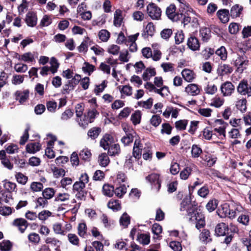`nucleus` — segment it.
I'll return each mask as SVG.
<instances>
[{
	"instance_id": "14",
	"label": "nucleus",
	"mask_w": 251,
	"mask_h": 251,
	"mask_svg": "<svg viewBox=\"0 0 251 251\" xmlns=\"http://www.w3.org/2000/svg\"><path fill=\"white\" fill-rule=\"evenodd\" d=\"M25 21L28 26H35L37 21L36 15L33 12H28L26 15Z\"/></svg>"
},
{
	"instance_id": "11",
	"label": "nucleus",
	"mask_w": 251,
	"mask_h": 251,
	"mask_svg": "<svg viewBox=\"0 0 251 251\" xmlns=\"http://www.w3.org/2000/svg\"><path fill=\"white\" fill-rule=\"evenodd\" d=\"M12 225L18 228L21 233H24L28 226V224L26 220L23 218L15 219Z\"/></svg>"
},
{
	"instance_id": "31",
	"label": "nucleus",
	"mask_w": 251,
	"mask_h": 251,
	"mask_svg": "<svg viewBox=\"0 0 251 251\" xmlns=\"http://www.w3.org/2000/svg\"><path fill=\"white\" fill-rule=\"evenodd\" d=\"M243 10V7L238 4L233 6L230 9V15L232 18L239 17Z\"/></svg>"
},
{
	"instance_id": "30",
	"label": "nucleus",
	"mask_w": 251,
	"mask_h": 251,
	"mask_svg": "<svg viewBox=\"0 0 251 251\" xmlns=\"http://www.w3.org/2000/svg\"><path fill=\"white\" fill-rule=\"evenodd\" d=\"M111 136L109 134H105L100 141V146L105 150H107L110 146L111 143Z\"/></svg>"
},
{
	"instance_id": "37",
	"label": "nucleus",
	"mask_w": 251,
	"mask_h": 251,
	"mask_svg": "<svg viewBox=\"0 0 251 251\" xmlns=\"http://www.w3.org/2000/svg\"><path fill=\"white\" fill-rule=\"evenodd\" d=\"M156 72L154 68H148L143 74V79L145 81L149 80L152 76L155 75Z\"/></svg>"
},
{
	"instance_id": "1",
	"label": "nucleus",
	"mask_w": 251,
	"mask_h": 251,
	"mask_svg": "<svg viewBox=\"0 0 251 251\" xmlns=\"http://www.w3.org/2000/svg\"><path fill=\"white\" fill-rule=\"evenodd\" d=\"M233 203L230 205L225 203L222 206L221 209L219 210L222 215L221 217H227L230 219L235 217L237 212L239 211V208H241V206H238L236 208L233 207Z\"/></svg>"
},
{
	"instance_id": "49",
	"label": "nucleus",
	"mask_w": 251,
	"mask_h": 251,
	"mask_svg": "<svg viewBox=\"0 0 251 251\" xmlns=\"http://www.w3.org/2000/svg\"><path fill=\"white\" fill-rule=\"evenodd\" d=\"M218 201L216 199H213L209 201L206 205L207 210L211 212L213 211L217 207Z\"/></svg>"
},
{
	"instance_id": "20",
	"label": "nucleus",
	"mask_w": 251,
	"mask_h": 251,
	"mask_svg": "<svg viewBox=\"0 0 251 251\" xmlns=\"http://www.w3.org/2000/svg\"><path fill=\"white\" fill-rule=\"evenodd\" d=\"M185 92L190 95L196 96L200 92V90L198 86L195 84H190L185 87Z\"/></svg>"
},
{
	"instance_id": "50",
	"label": "nucleus",
	"mask_w": 251,
	"mask_h": 251,
	"mask_svg": "<svg viewBox=\"0 0 251 251\" xmlns=\"http://www.w3.org/2000/svg\"><path fill=\"white\" fill-rule=\"evenodd\" d=\"M139 242L143 245H148L150 242V236L147 234H140L138 236Z\"/></svg>"
},
{
	"instance_id": "22",
	"label": "nucleus",
	"mask_w": 251,
	"mask_h": 251,
	"mask_svg": "<svg viewBox=\"0 0 251 251\" xmlns=\"http://www.w3.org/2000/svg\"><path fill=\"white\" fill-rule=\"evenodd\" d=\"M217 15L223 23H226L228 22L229 17L228 10L226 9L220 10L217 12Z\"/></svg>"
},
{
	"instance_id": "21",
	"label": "nucleus",
	"mask_w": 251,
	"mask_h": 251,
	"mask_svg": "<svg viewBox=\"0 0 251 251\" xmlns=\"http://www.w3.org/2000/svg\"><path fill=\"white\" fill-rule=\"evenodd\" d=\"M123 20L122 11L119 9L116 10L114 14V25L116 27H120L122 25Z\"/></svg>"
},
{
	"instance_id": "41",
	"label": "nucleus",
	"mask_w": 251,
	"mask_h": 251,
	"mask_svg": "<svg viewBox=\"0 0 251 251\" xmlns=\"http://www.w3.org/2000/svg\"><path fill=\"white\" fill-rule=\"evenodd\" d=\"M201 149L197 145H193L191 148V154L194 158H198L202 153Z\"/></svg>"
},
{
	"instance_id": "61",
	"label": "nucleus",
	"mask_w": 251,
	"mask_h": 251,
	"mask_svg": "<svg viewBox=\"0 0 251 251\" xmlns=\"http://www.w3.org/2000/svg\"><path fill=\"white\" fill-rule=\"evenodd\" d=\"M30 130V126L28 125L26 126V127L25 129L23 136L21 137L20 141V144L21 145H24L27 141L29 138L28 131Z\"/></svg>"
},
{
	"instance_id": "29",
	"label": "nucleus",
	"mask_w": 251,
	"mask_h": 251,
	"mask_svg": "<svg viewBox=\"0 0 251 251\" xmlns=\"http://www.w3.org/2000/svg\"><path fill=\"white\" fill-rule=\"evenodd\" d=\"M236 108L239 110L241 112L243 113L246 111L247 109V100L245 98L238 99L235 103Z\"/></svg>"
},
{
	"instance_id": "60",
	"label": "nucleus",
	"mask_w": 251,
	"mask_h": 251,
	"mask_svg": "<svg viewBox=\"0 0 251 251\" xmlns=\"http://www.w3.org/2000/svg\"><path fill=\"white\" fill-rule=\"evenodd\" d=\"M120 48L116 45H111L107 48L108 53L114 55H118L119 53Z\"/></svg>"
},
{
	"instance_id": "55",
	"label": "nucleus",
	"mask_w": 251,
	"mask_h": 251,
	"mask_svg": "<svg viewBox=\"0 0 251 251\" xmlns=\"http://www.w3.org/2000/svg\"><path fill=\"white\" fill-rule=\"evenodd\" d=\"M52 23V19L50 16L45 15L43 16L40 23V25L42 27L48 26Z\"/></svg>"
},
{
	"instance_id": "45",
	"label": "nucleus",
	"mask_w": 251,
	"mask_h": 251,
	"mask_svg": "<svg viewBox=\"0 0 251 251\" xmlns=\"http://www.w3.org/2000/svg\"><path fill=\"white\" fill-rule=\"evenodd\" d=\"M126 192V188L125 185H122L120 186L117 187L115 190L114 189V193L115 195L121 198Z\"/></svg>"
},
{
	"instance_id": "3",
	"label": "nucleus",
	"mask_w": 251,
	"mask_h": 251,
	"mask_svg": "<svg viewBox=\"0 0 251 251\" xmlns=\"http://www.w3.org/2000/svg\"><path fill=\"white\" fill-rule=\"evenodd\" d=\"M98 115L99 112L96 109L89 110L87 115L84 116L83 121L81 119H80V120L78 119L77 121L80 126L86 127L89 123H91L94 121L96 117Z\"/></svg>"
},
{
	"instance_id": "28",
	"label": "nucleus",
	"mask_w": 251,
	"mask_h": 251,
	"mask_svg": "<svg viewBox=\"0 0 251 251\" xmlns=\"http://www.w3.org/2000/svg\"><path fill=\"white\" fill-rule=\"evenodd\" d=\"M40 149V145L39 143H31L28 144L26 146L27 152L34 153Z\"/></svg>"
},
{
	"instance_id": "39",
	"label": "nucleus",
	"mask_w": 251,
	"mask_h": 251,
	"mask_svg": "<svg viewBox=\"0 0 251 251\" xmlns=\"http://www.w3.org/2000/svg\"><path fill=\"white\" fill-rule=\"evenodd\" d=\"M107 206L113 211H118L121 208V203L119 200H111L109 201L107 203Z\"/></svg>"
},
{
	"instance_id": "48",
	"label": "nucleus",
	"mask_w": 251,
	"mask_h": 251,
	"mask_svg": "<svg viewBox=\"0 0 251 251\" xmlns=\"http://www.w3.org/2000/svg\"><path fill=\"white\" fill-rule=\"evenodd\" d=\"M50 64L51 66L50 67V71L52 74H55L59 67V63L58 62L57 60L54 57L50 58Z\"/></svg>"
},
{
	"instance_id": "52",
	"label": "nucleus",
	"mask_w": 251,
	"mask_h": 251,
	"mask_svg": "<svg viewBox=\"0 0 251 251\" xmlns=\"http://www.w3.org/2000/svg\"><path fill=\"white\" fill-rule=\"evenodd\" d=\"M204 91L206 94L213 95L217 92V88L214 84L208 83L207 86L204 88Z\"/></svg>"
},
{
	"instance_id": "44",
	"label": "nucleus",
	"mask_w": 251,
	"mask_h": 251,
	"mask_svg": "<svg viewBox=\"0 0 251 251\" xmlns=\"http://www.w3.org/2000/svg\"><path fill=\"white\" fill-rule=\"evenodd\" d=\"M224 101V99L216 97L211 100L210 105L216 108H219L223 105Z\"/></svg>"
},
{
	"instance_id": "63",
	"label": "nucleus",
	"mask_w": 251,
	"mask_h": 251,
	"mask_svg": "<svg viewBox=\"0 0 251 251\" xmlns=\"http://www.w3.org/2000/svg\"><path fill=\"white\" fill-rule=\"evenodd\" d=\"M16 184L15 183L10 181H5L4 184V188L10 193L14 191H16Z\"/></svg>"
},
{
	"instance_id": "35",
	"label": "nucleus",
	"mask_w": 251,
	"mask_h": 251,
	"mask_svg": "<svg viewBox=\"0 0 251 251\" xmlns=\"http://www.w3.org/2000/svg\"><path fill=\"white\" fill-rule=\"evenodd\" d=\"M191 206V205L190 199L188 198H185L180 203V210L181 211H186L188 214L189 212H191L189 209Z\"/></svg>"
},
{
	"instance_id": "42",
	"label": "nucleus",
	"mask_w": 251,
	"mask_h": 251,
	"mask_svg": "<svg viewBox=\"0 0 251 251\" xmlns=\"http://www.w3.org/2000/svg\"><path fill=\"white\" fill-rule=\"evenodd\" d=\"M137 104L141 107L146 109H150L153 104V100L152 98H149L146 101H138Z\"/></svg>"
},
{
	"instance_id": "34",
	"label": "nucleus",
	"mask_w": 251,
	"mask_h": 251,
	"mask_svg": "<svg viewBox=\"0 0 251 251\" xmlns=\"http://www.w3.org/2000/svg\"><path fill=\"white\" fill-rule=\"evenodd\" d=\"M142 114L139 110H136L132 114L130 120L134 125L139 124L141 122Z\"/></svg>"
},
{
	"instance_id": "23",
	"label": "nucleus",
	"mask_w": 251,
	"mask_h": 251,
	"mask_svg": "<svg viewBox=\"0 0 251 251\" xmlns=\"http://www.w3.org/2000/svg\"><path fill=\"white\" fill-rule=\"evenodd\" d=\"M181 75L183 78L187 82H192L195 77L194 73L188 69H184L181 72Z\"/></svg>"
},
{
	"instance_id": "62",
	"label": "nucleus",
	"mask_w": 251,
	"mask_h": 251,
	"mask_svg": "<svg viewBox=\"0 0 251 251\" xmlns=\"http://www.w3.org/2000/svg\"><path fill=\"white\" fill-rule=\"evenodd\" d=\"M95 67L94 65L89 64L87 62H85L84 65L82 67V70L84 73H88L89 75L94 72Z\"/></svg>"
},
{
	"instance_id": "25",
	"label": "nucleus",
	"mask_w": 251,
	"mask_h": 251,
	"mask_svg": "<svg viewBox=\"0 0 251 251\" xmlns=\"http://www.w3.org/2000/svg\"><path fill=\"white\" fill-rule=\"evenodd\" d=\"M200 36L202 41H207L211 37V31L207 27H202L200 30Z\"/></svg>"
},
{
	"instance_id": "64",
	"label": "nucleus",
	"mask_w": 251,
	"mask_h": 251,
	"mask_svg": "<svg viewBox=\"0 0 251 251\" xmlns=\"http://www.w3.org/2000/svg\"><path fill=\"white\" fill-rule=\"evenodd\" d=\"M73 115V112L71 109H67L62 113L60 118L62 121H67L71 118Z\"/></svg>"
},
{
	"instance_id": "17",
	"label": "nucleus",
	"mask_w": 251,
	"mask_h": 251,
	"mask_svg": "<svg viewBox=\"0 0 251 251\" xmlns=\"http://www.w3.org/2000/svg\"><path fill=\"white\" fill-rule=\"evenodd\" d=\"M155 31V26L153 23L151 22L149 23L144 30L142 36L145 39L147 38L149 36H152Z\"/></svg>"
},
{
	"instance_id": "57",
	"label": "nucleus",
	"mask_w": 251,
	"mask_h": 251,
	"mask_svg": "<svg viewBox=\"0 0 251 251\" xmlns=\"http://www.w3.org/2000/svg\"><path fill=\"white\" fill-rule=\"evenodd\" d=\"M161 67L164 72H173L175 70L174 65L171 63H162Z\"/></svg>"
},
{
	"instance_id": "36",
	"label": "nucleus",
	"mask_w": 251,
	"mask_h": 251,
	"mask_svg": "<svg viewBox=\"0 0 251 251\" xmlns=\"http://www.w3.org/2000/svg\"><path fill=\"white\" fill-rule=\"evenodd\" d=\"M100 131V128L98 127H94L88 130L87 135L91 139H95L98 137Z\"/></svg>"
},
{
	"instance_id": "8",
	"label": "nucleus",
	"mask_w": 251,
	"mask_h": 251,
	"mask_svg": "<svg viewBox=\"0 0 251 251\" xmlns=\"http://www.w3.org/2000/svg\"><path fill=\"white\" fill-rule=\"evenodd\" d=\"M217 125L220 126L214 128V131L218 133L219 138L223 140L226 138V129L228 126V124L221 119H217L215 121Z\"/></svg>"
},
{
	"instance_id": "10",
	"label": "nucleus",
	"mask_w": 251,
	"mask_h": 251,
	"mask_svg": "<svg viewBox=\"0 0 251 251\" xmlns=\"http://www.w3.org/2000/svg\"><path fill=\"white\" fill-rule=\"evenodd\" d=\"M221 91L224 97L230 96L235 90L234 86L229 81H226L221 86Z\"/></svg>"
},
{
	"instance_id": "32",
	"label": "nucleus",
	"mask_w": 251,
	"mask_h": 251,
	"mask_svg": "<svg viewBox=\"0 0 251 251\" xmlns=\"http://www.w3.org/2000/svg\"><path fill=\"white\" fill-rule=\"evenodd\" d=\"M200 240L204 243H207L211 241L210 233L208 229H204L200 235Z\"/></svg>"
},
{
	"instance_id": "6",
	"label": "nucleus",
	"mask_w": 251,
	"mask_h": 251,
	"mask_svg": "<svg viewBox=\"0 0 251 251\" xmlns=\"http://www.w3.org/2000/svg\"><path fill=\"white\" fill-rule=\"evenodd\" d=\"M146 180L151 185V188L155 192H158L161 187V182L158 174H150L146 177Z\"/></svg>"
},
{
	"instance_id": "51",
	"label": "nucleus",
	"mask_w": 251,
	"mask_h": 251,
	"mask_svg": "<svg viewBox=\"0 0 251 251\" xmlns=\"http://www.w3.org/2000/svg\"><path fill=\"white\" fill-rule=\"evenodd\" d=\"M77 229L78 235L80 237L84 238L87 233V226L86 224L84 223L79 224Z\"/></svg>"
},
{
	"instance_id": "12",
	"label": "nucleus",
	"mask_w": 251,
	"mask_h": 251,
	"mask_svg": "<svg viewBox=\"0 0 251 251\" xmlns=\"http://www.w3.org/2000/svg\"><path fill=\"white\" fill-rule=\"evenodd\" d=\"M233 70L230 65L221 63L218 66L217 73L219 75L224 76L231 74Z\"/></svg>"
},
{
	"instance_id": "2",
	"label": "nucleus",
	"mask_w": 251,
	"mask_h": 251,
	"mask_svg": "<svg viewBox=\"0 0 251 251\" xmlns=\"http://www.w3.org/2000/svg\"><path fill=\"white\" fill-rule=\"evenodd\" d=\"M180 12H176V6L174 4H171L166 10V14L167 17L173 22H177L183 17V10L181 9Z\"/></svg>"
},
{
	"instance_id": "56",
	"label": "nucleus",
	"mask_w": 251,
	"mask_h": 251,
	"mask_svg": "<svg viewBox=\"0 0 251 251\" xmlns=\"http://www.w3.org/2000/svg\"><path fill=\"white\" fill-rule=\"evenodd\" d=\"M14 70L18 73H25L28 67L25 64L23 63H17L14 67Z\"/></svg>"
},
{
	"instance_id": "24",
	"label": "nucleus",
	"mask_w": 251,
	"mask_h": 251,
	"mask_svg": "<svg viewBox=\"0 0 251 251\" xmlns=\"http://www.w3.org/2000/svg\"><path fill=\"white\" fill-rule=\"evenodd\" d=\"M16 57L19 60H22L24 62L29 63L34 61V57L32 53L28 52L20 55L16 53Z\"/></svg>"
},
{
	"instance_id": "54",
	"label": "nucleus",
	"mask_w": 251,
	"mask_h": 251,
	"mask_svg": "<svg viewBox=\"0 0 251 251\" xmlns=\"http://www.w3.org/2000/svg\"><path fill=\"white\" fill-rule=\"evenodd\" d=\"M188 120H180L176 121L175 123V126L177 129L183 130L185 129L188 124Z\"/></svg>"
},
{
	"instance_id": "4",
	"label": "nucleus",
	"mask_w": 251,
	"mask_h": 251,
	"mask_svg": "<svg viewBox=\"0 0 251 251\" xmlns=\"http://www.w3.org/2000/svg\"><path fill=\"white\" fill-rule=\"evenodd\" d=\"M147 11L149 17L153 20H158L161 15V9L155 4L151 3L147 7Z\"/></svg>"
},
{
	"instance_id": "59",
	"label": "nucleus",
	"mask_w": 251,
	"mask_h": 251,
	"mask_svg": "<svg viewBox=\"0 0 251 251\" xmlns=\"http://www.w3.org/2000/svg\"><path fill=\"white\" fill-rule=\"evenodd\" d=\"M133 140V136L131 133H126V135L122 137L121 142L126 146L132 142Z\"/></svg>"
},
{
	"instance_id": "40",
	"label": "nucleus",
	"mask_w": 251,
	"mask_h": 251,
	"mask_svg": "<svg viewBox=\"0 0 251 251\" xmlns=\"http://www.w3.org/2000/svg\"><path fill=\"white\" fill-rule=\"evenodd\" d=\"M91 155V151L88 149H84L79 152L80 158L84 161H89Z\"/></svg>"
},
{
	"instance_id": "18",
	"label": "nucleus",
	"mask_w": 251,
	"mask_h": 251,
	"mask_svg": "<svg viewBox=\"0 0 251 251\" xmlns=\"http://www.w3.org/2000/svg\"><path fill=\"white\" fill-rule=\"evenodd\" d=\"M29 92L28 90L16 92V100L21 104H23L28 98Z\"/></svg>"
},
{
	"instance_id": "33",
	"label": "nucleus",
	"mask_w": 251,
	"mask_h": 251,
	"mask_svg": "<svg viewBox=\"0 0 251 251\" xmlns=\"http://www.w3.org/2000/svg\"><path fill=\"white\" fill-rule=\"evenodd\" d=\"M120 151L121 150L119 144H113L108 148V154L110 156L118 155Z\"/></svg>"
},
{
	"instance_id": "13",
	"label": "nucleus",
	"mask_w": 251,
	"mask_h": 251,
	"mask_svg": "<svg viewBox=\"0 0 251 251\" xmlns=\"http://www.w3.org/2000/svg\"><path fill=\"white\" fill-rule=\"evenodd\" d=\"M0 161L4 167L11 170L13 168V164L10 161L7 157L4 150L0 151Z\"/></svg>"
},
{
	"instance_id": "9",
	"label": "nucleus",
	"mask_w": 251,
	"mask_h": 251,
	"mask_svg": "<svg viewBox=\"0 0 251 251\" xmlns=\"http://www.w3.org/2000/svg\"><path fill=\"white\" fill-rule=\"evenodd\" d=\"M237 90L242 95L251 96V83L249 84L247 81H241L238 84Z\"/></svg>"
},
{
	"instance_id": "15",
	"label": "nucleus",
	"mask_w": 251,
	"mask_h": 251,
	"mask_svg": "<svg viewBox=\"0 0 251 251\" xmlns=\"http://www.w3.org/2000/svg\"><path fill=\"white\" fill-rule=\"evenodd\" d=\"M143 145L140 143V141L136 140L134 142L133 149V155L135 158L139 159L141 157Z\"/></svg>"
},
{
	"instance_id": "46",
	"label": "nucleus",
	"mask_w": 251,
	"mask_h": 251,
	"mask_svg": "<svg viewBox=\"0 0 251 251\" xmlns=\"http://www.w3.org/2000/svg\"><path fill=\"white\" fill-rule=\"evenodd\" d=\"M215 53L219 56L222 60H226L227 58V51L225 47L222 46L217 49Z\"/></svg>"
},
{
	"instance_id": "53",
	"label": "nucleus",
	"mask_w": 251,
	"mask_h": 251,
	"mask_svg": "<svg viewBox=\"0 0 251 251\" xmlns=\"http://www.w3.org/2000/svg\"><path fill=\"white\" fill-rule=\"evenodd\" d=\"M120 223L121 225L125 227H126L130 223V217L126 213H124L120 219Z\"/></svg>"
},
{
	"instance_id": "47",
	"label": "nucleus",
	"mask_w": 251,
	"mask_h": 251,
	"mask_svg": "<svg viewBox=\"0 0 251 251\" xmlns=\"http://www.w3.org/2000/svg\"><path fill=\"white\" fill-rule=\"evenodd\" d=\"M110 36V33L106 29H101L99 32V39L102 42H107Z\"/></svg>"
},
{
	"instance_id": "16",
	"label": "nucleus",
	"mask_w": 251,
	"mask_h": 251,
	"mask_svg": "<svg viewBox=\"0 0 251 251\" xmlns=\"http://www.w3.org/2000/svg\"><path fill=\"white\" fill-rule=\"evenodd\" d=\"M187 45L191 50L194 51L199 50L200 47L198 39L194 36H191L188 38Z\"/></svg>"
},
{
	"instance_id": "19",
	"label": "nucleus",
	"mask_w": 251,
	"mask_h": 251,
	"mask_svg": "<svg viewBox=\"0 0 251 251\" xmlns=\"http://www.w3.org/2000/svg\"><path fill=\"white\" fill-rule=\"evenodd\" d=\"M227 226L223 223L218 224L215 227V233L218 236H224L228 233Z\"/></svg>"
},
{
	"instance_id": "58",
	"label": "nucleus",
	"mask_w": 251,
	"mask_h": 251,
	"mask_svg": "<svg viewBox=\"0 0 251 251\" xmlns=\"http://www.w3.org/2000/svg\"><path fill=\"white\" fill-rule=\"evenodd\" d=\"M11 247L12 244L9 240H3L0 243V249L1 251H9Z\"/></svg>"
},
{
	"instance_id": "7",
	"label": "nucleus",
	"mask_w": 251,
	"mask_h": 251,
	"mask_svg": "<svg viewBox=\"0 0 251 251\" xmlns=\"http://www.w3.org/2000/svg\"><path fill=\"white\" fill-rule=\"evenodd\" d=\"M233 61L234 65L237 67V71L241 72L246 69L249 63L248 57L245 55H238Z\"/></svg>"
},
{
	"instance_id": "38",
	"label": "nucleus",
	"mask_w": 251,
	"mask_h": 251,
	"mask_svg": "<svg viewBox=\"0 0 251 251\" xmlns=\"http://www.w3.org/2000/svg\"><path fill=\"white\" fill-rule=\"evenodd\" d=\"M102 191L104 195L111 197L114 194V187L108 184H104L103 186Z\"/></svg>"
},
{
	"instance_id": "5",
	"label": "nucleus",
	"mask_w": 251,
	"mask_h": 251,
	"mask_svg": "<svg viewBox=\"0 0 251 251\" xmlns=\"http://www.w3.org/2000/svg\"><path fill=\"white\" fill-rule=\"evenodd\" d=\"M188 216H190V221H197L196 227L198 229H200L203 227L205 226L204 218L201 213L193 210L192 212H189Z\"/></svg>"
},
{
	"instance_id": "43",
	"label": "nucleus",
	"mask_w": 251,
	"mask_h": 251,
	"mask_svg": "<svg viewBox=\"0 0 251 251\" xmlns=\"http://www.w3.org/2000/svg\"><path fill=\"white\" fill-rule=\"evenodd\" d=\"M55 194L54 189L52 188H47L42 192V196L46 199L50 200L51 199Z\"/></svg>"
},
{
	"instance_id": "27",
	"label": "nucleus",
	"mask_w": 251,
	"mask_h": 251,
	"mask_svg": "<svg viewBox=\"0 0 251 251\" xmlns=\"http://www.w3.org/2000/svg\"><path fill=\"white\" fill-rule=\"evenodd\" d=\"M45 242L46 244H50L54 247L56 251H60V246L61 243L58 240L54 238L48 237L46 239Z\"/></svg>"
},
{
	"instance_id": "26",
	"label": "nucleus",
	"mask_w": 251,
	"mask_h": 251,
	"mask_svg": "<svg viewBox=\"0 0 251 251\" xmlns=\"http://www.w3.org/2000/svg\"><path fill=\"white\" fill-rule=\"evenodd\" d=\"M99 165L102 167H106L110 162L109 157L106 153H102L98 157Z\"/></svg>"
}]
</instances>
